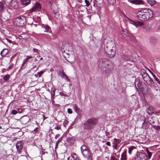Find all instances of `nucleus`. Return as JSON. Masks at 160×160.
Returning a JSON list of instances; mask_svg holds the SVG:
<instances>
[{"mask_svg":"<svg viewBox=\"0 0 160 160\" xmlns=\"http://www.w3.org/2000/svg\"><path fill=\"white\" fill-rule=\"evenodd\" d=\"M98 65L100 69L106 73H109L113 69L114 65L110 63L109 59L107 58H102L98 62Z\"/></svg>","mask_w":160,"mask_h":160,"instance_id":"f257e3e1","label":"nucleus"},{"mask_svg":"<svg viewBox=\"0 0 160 160\" xmlns=\"http://www.w3.org/2000/svg\"><path fill=\"white\" fill-rule=\"evenodd\" d=\"M138 18L141 21H146L152 18L153 16L152 11L149 9L139 11L137 13Z\"/></svg>","mask_w":160,"mask_h":160,"instance_id":"f03ea898","label":"nucleus"},{"mask_svg":"<svg viewBox=\"0 0 160 160\" xmlns=\"http://www.w3.org/2000/svg\"><path fill=\"white\" fill-rule=\"evenodd\" d=\"M113 42H109L104 45V50L108 56L110 58L113 57L115 55V48Z\"/></svg>","mask_w":160,"mask_h":160,"instance_id":"7ed1b4c3","label":"nucleus"},{"mask_svg":"<svg viewBox=\"0 0 160 160\" xmlns=\"http://www.w3.org/2000/svg\"><path fill=\"white\" fill-rule=\"evenodd\" d=\"M97 122L98 120L96 118H90L84 123L83 128L88 130L92 129L96 125Z\"/></svg>","mask_w":160,"mask_h":160,"instance_id":"20e7f679","label":"nucleus"},{"mask_svg":"<svg viewBox=\"0 0 160 160\" xmlns=\"http://www.w3.org/2000/svg\"><path fill=\"white\" fill-rule=\"evenodd\" d=\"M135 160H147L146 154L141 152H138L134 157Z\"/></svg>","mask_w":160,"mask_h":160,"instance_id":"39448f33","label":"nucleus"},{"mask_svg":"<svg viewBox=\"0 0 160 160\" xmlns=\"http://www.w3.org/2000/svg\"><path fill=\"white\" fill-rule=\"evenodd\" d=\"M25 19L24 17H18L15 19V23L17 26H22L25 22Z\"/></svg>","mask_w":160,"mask_h":160,"instance_id":"423d86ee","label":"nucleus"},{"mask_svg":"<svg viewBox=\"0 0 160 160\" xmlns=\"http://www.w3.org/2000/svg\"><path fill=\"white\" fill-rule=\"evenodd\" d=\"M41 9V5L39 3L36 2L34 4L32 8L29 10V11L31 13H32L37 11H39Z\"/></svg>","mask_w":160,"mask_h":160,"instance_id":"0eeeda50","label":"nucleus"},{"mask_svg":"<svg viewBox=\"0 0 160 160\" xmlns=\"http://www.w3.org/2000/svg\"><path fill=\"white\" fill-rule=\"evenodd\" d=\"M49 5L51 9L55 14L58 12V8L55 3L50 2Z\"/></svg>","mask_w":160,"mask_h":160,"instance_id":"6e6552de","label":"nucleus"},{"mask_svg":"<svg viewBox=\"0 0 160 160\" xmlns=\"http://www.w3.org/2000/svg\"><path fill=\"white\" fill-rule=\"evenodd\" d=\"M128 1L133 4L136 5L142 4L144 3V2L142 0H128Z\"/></svg>","mask_w":160,"mask_h":160,"instance_id":"1a4fd4ad","label":"nucleus"},{"mask_svg":"<svg viewBox=\"0 0 160 160\" xmlns=\"http://www.w3.org/2000/svg\"><path fill=\"white\" fill-rule=\"evenodd\" d=\"M141 74L143 80L147 82L148 79L150 77L148 74L145 71H142Z\"/></svg>","mask_w":160,"mask_h":160,"instance_id":"9d476101","label":"nucleus"},{"mask_svg":"<svg viewBox=\"0 0 160 160\" xmlns=\"http://www.w3.org/2000/svg\"><path fill=\"white\" fill-rule=\"evenodd\" d=\"M16 147L17 151L19 152H20L23 148L22 142V141L18 142L16 144Z\"/></svg>","mask_w":160,"mask_h":160,"instance_id":"9b49d317","label":"nucleus"},{"mask_svg":"<svg viewBox=\"0 0 160 160\" xmlns=\"http://www.w3.org/2000/svg\"><path fill=\"white\" fill-rule=\"evenodd\" d=\"M67 141L70 146H72L74 143L75 139L73 137L70 136L67 138Z\"/></svg>","mask_w":160,"mask_h":160,"instance_id":"f8f14e48","label":"nucleus"},{"mask_svg":"<svg viewBox=\"0 0 160 160\" xmlns=\"http://www.w3.org/2000/svg\"><path fill=\"white\" fill-rule=\"evenodd\" d=\"M146 112L150 115L152 113H157L153 107L150 106L146 110Z\"/></svg>","mask_w":160,"mask_h":160,"instance_id":"ddd939ff","label":"nucleus"},{"mask_svg":"<svg viewBox=\"0 0 160 160\" xmlns=\"http://www.w3.org/2000/svg\"><path fill=\"white\" fill-rule=\"evenodd\" d=\"M82 153L85 158L92 157V155L91 154L89 150L85 151L84 152L83 151Z\"/></svg>","mask_w":160,"mask_h":160,"instance_id":"4468645a","label":"nucleus"},{"mask_svg":"<svg viewBox=\"0 0 160 160\" xmlns=\"http://www.w3.org/2000/svg\"><path fill=\"white\" fill-rule=\"evenodd\" d=\"M121 34L123 37L126 38L129 35V33L126 29H122V30L121 31Z\"/></svg>","mask_w":160,"mask_h":160,"instance_id":"2eb2a0df","label":"nucleus"},{"mask_svg":"<svg viewBox=\"0 0 160 160\" xmlns=\"http://www.w3.org/2000/svg\"><path fill=\"white\" fill-rule=\"evenodd\" d=\"M29 118L27 116H24L21 118V121L23 124H26L29 121Z\"/></svg>","mask_w":160,"mask_h":160,"instance_id":"dca6fc26","label":"nucleus"},{"mask_svg":"<svg viewBox=\"0 0 160 160\" xmlns=\"http://www.w3.org/2000/svg\"><path fill=\"white\" fill-rule=\"evenodd\" d=\"M147 82L148 84L151 87H155L153 80L150 77H149V78L148 79V80Z\"/></svg>","mask_w":160,"mask_h":160,"instance_id":"f3484780","label":"nucleus"},{"mask_svg":"<svg viewBox=\"0 0 160 160\" xmlns=\"http://www.w3.org/2000/svg\"><path fill=\"white\" fill-rule=\"evenodd\" d=\"M127 151H125L123 152L121 155V160H127V158L126 155Z\"/></svg>","mask_w":160,"mask_h":160,"instance_id":"a211bd4d","label":"nucleus"},{"mask_svg":"<svg viewBox=\"0 0 160 160\" xmlns=\"http://www.w3.org/2000/svg\"><path fill=\"white\" fill-rule=\"evenodd\" d=\"M73 108L75 111L78 114L80 112V108H78L76 104H75L73 105Z\"/></svg>","mask_w":160,"mask_h":160,"instance_id":"6ab92c4d","label":"nucleus"},{"mask_svg":"<svg viewBox=\"0 0 160 160\" xmlns=\"http://www.w3.org/2000/svg\"><path fill=\"white\" fill-rule=\"evenodd\" d=\"M61 76L62 78H64L68 82H70V79L68 78L67 75L64 72H62L61 74Z\"/></svg>","mask_w":160,"mask_h":160,"instance_id":"aec40b11","label":"nucleus"},{"mask_svg":"<svg viewBox=\"0 0 160 160\" xmlns=\"http://www.w3.org/2000/svg\"><path fill=\"white\" fill-rule=\"evenodd\" d=\"M8 52V49H3L1 52L0 54L2 56L4 57L7 55Z\"/></svg>","mask_w":160,"mask_h":160,"instance_id":"412c9836","label":"nucleus"},{"mask_svg":"<svg viewBox=\"0 0 160 160\" xmlns=\"http://www.w3.org/2000/svg\"><path fill=\"white\" fill-rule=\"evenodd\" d=\"M21 2L22 5H28L30 2V0H20Z\"/></svg>","mask_w":160,"mask_h":160,"instance_id":"4be33fe9","label":"nucleus"},{"mask_svg":"<svg viewBox=\"0 0 160 160\" xmlns=\"http://www.w3.org/2000/svg\"><path fill=\"white\" fill-rule=\"evenodd\" d=\"M114 141L113 142V145H118L121 142V140L120 139H118L114 138Z\"/></svg>","mask_w":160,"mask_h":160,"instance_id":"5701e85b","label":"nucleus"},{"mask_svg":"<svg viewBox=\"0 0 160 160\" xmlns=\"http://www.w3.org/2000/svg\"><path fill=\"white\" fill-rule=\"evenodd\" d=\"M147 2L149 4L151 5H154L156 4V1L155 0H147Z\"/></svg>","mask_w":160,"mask_h":160,"instance_id":"b1692460","label":"nucleus"},{"mask_svg":"<svg viewBox=\"0 0 160 160\" xmlns=\"http://www.w3.org/2000/svg\"><path fill=\"white\" fill-rule=\"evenodd\" d=\"M81 149L82 153V152H84L85 151H87L89 150L88 148L85 145H82L81 148Z\"/></svg>","mask_w":160,"mask_h":160,"instance_id":"393cba45","label":"nucleus"},{"mask_svg":"<svg viewBox=\"0 0 160 160\" xmlns=\"http://www.w3.org/2000/svg\"><path fill=\"white\" fill-rule=\"evenodd\" d=\"M134 36L132 34L129 33V35L128 37L126 38L127 39H129L131 41L133 40H134Z\"/></svg>","mask_w":160,"mask_h":160,"instance_id":"a878e982","label":"nucleus"},{"mask_svg":"<svg viewBox=\"0 0 160 160\" xmlns=\"http://www.w3.org/2000/svg\"><path fill=\"white\" fill-rule=\"evenodd\" d=\"M136 148V147L134 146H132L128 148V153L130 154H131L132 150Z\"/></svg>","mask_w":160,"mask_h":160,"instance_id":"bb28decb","label":"nucleus"},{"mask_svg":"<svg viewBox=\"0 0 160 160\" xmlns=\"http://www.w3.org/2000/svg\"><path fill=\"white\" fill-rule=\"evenodd\" d=\"M4 3L2 2H0V11H2L4 8Z\"/></svg>","mask_w":160,"mask_h":160,"instance_id":"cd10ccee","label":"nucleus"},{"mask_svg":"<svg viewBox=\"0 0 160 160\" xmlns=\"http://www.w3.org/2000/svg\"><path fill=\"white\" fill-rule=\"evenodd\" d=\"M43 28L45 29V31L47 32H49L50 29V27L48 25H43Z\"/></svg>","mask_w":160,"mask_h":160,"instance_id":"c85d7f7f","label":"nucleus"},{"mask_svg":"<svg viewBox=\"0 0 160 160\" xmlns=\"http://www.w3.org/2000/svg\"><path fill=\"white\" fill-rule=\"evenodd\" d=\"M143 22H140L139 21L136 22V27H137L138 26H142L144 25Z\"/></svg>","mask_w":160,"mask_h":160,"instance_id":"c756f323","label":"nucleus"},{"mask_svg":"<svg viewBox=\"0 0 160 160\" xmlns=\"http://www.w3.org/2000/svg\"><path fill=\"white\" fill-rule=\"evenodd\" d=\"M128 21L130 24L136 26V22L132 21L129 18H128Z\"/></svg>","mask_w":160,"mask_h":160,"instance_id":"7c9ffc66","label":"nucleus"},{"mask_svg":"<svg viewBox=\"0 0 160 160\" xmlns=\"http://www.w3.org/2000/svg\"><path fill=\"white\" fill-rule=\"evenodd\" d=\"M107 2L110 4L113 5L116 2V0H107Z\"/></svg>","mask_w":160,"mask_h":160,"instance_id":"2f4dec72","label":"nucleus"},{"mask_svg":"<svg viewBox=\"0 0 160 160\" xmlns=\"http://www.w3.org/2000/svg\"><path fill=\"white\" fill-rule=\"evenodd\" d=\"M10 78L9 75L7 74L4 76L3 78V79L6 81H8L9 80Z\"/></svg>","mask_w":160,"mask_h":160,"instance_id":"473e14b6","label":"nucleus"},{"mask_svg":"<svg viewBox=\"0 0 160 160\" xmlns=\"http://www.w3.org/2000/svg\"><path fill=\"white\" fill-rule=\"evenodd\" d=\"M146 151L148 153V156L149 157V158H150L152 155V153L149 151V150L147 149L146 150Z\"/></svg>","mask_w":160,"mask_h":160,"instance_id":"72a5a7b5","label":"nucleus"},{"mask_svg":"<svg viewBox=\"0 0 160 160\" xmlns=\"http://www.w3.org/2000/svg\"><path fill=\"white\" fill-rule=\"evenodd\" d=\"M28 61L26 59H24L23 61L21 68L24 66L25 64L28 62Z\"/></svg>","mask_w":160,"mask_h":160,"instance_id":"f704fd0d","label":"nucleus"},{"mask_svg":"<svg viewBox=\"0 0 160 160\" xmlns=\"http://www.w3.org/2000/svg\"><path fill=\"white\" fill-rule=\"evenodd\" d=\"M153 128L157 130H160V126H157L156 125L153 126Z\"/></svg>","mask_w":160,"mask_h":160,"instance_id":"c9c22d12","label":"nucleus"},{"mask_svg":"<svg viewBox=\"0 0 160 160\" xmlns=\"http://www.w3.org/2000/svg\"><path fill=\"white\" fill-rule=\"evenodd\" d=\"M62 137H61L58 140V141H57V142H56V145H58V143L60 142H61L62 141Z\"/></svg>","mask_w":160,"mask_h":160,"instance_id":"e433bc0d","label":"nucleus"},{"mask_svg":"<svg viewBox=\"0 0 160 160\" xmlns=\"http://www.w3.org/2000/svg\"><path fill=\"white\" fill-rule=\"evenodd\" d=\"M85 2L86 4V6L88 7L90 5L89 2L88 0H85Z\"/></svg>","mask_w":160,"mask_h":160,"instance_id":"4c0bfd02","label":"nucleus"},{"mask_svg":"<svg viewBox=\"0 0 160 160\" xmlns=\"http://www.w3.org/2000/svg\"><path fill=\"white\" fill-rule=\"evenodd\" d=\"M110 160H118L114 156H111L110 157Z\"/></svg>","mask_w":160,"mask_h":160,"instance_id":"58836bf2","label":"nucleus"},{"mask_svg":"<svg viewBox=\"0 0 160 160\" xmlns=\"http://www.w3.org/2000/svg\"><path fill=\"white\" fill-rule=\"evenodd\" d=\"M155 80L157 81V82L159 84H160V81H159V79L157 78L156 76H155V77H154Z\"/></svg>","mask_w":160,"mask_h":160,"instance_id":"ea45409f","label":"nucleus"},{"mask_svg":"<svg viewBox=\"0 0 160 160\" xmlns=\"http://www.w3.org/2000/svg\"><path fill=\"white\" fill-rule=\"evenodd\" d=\"M17 112L18 111L17 110L14 109L12 111V113L13 115H15L17 113Z\"/></svg>","mask_w":160,"mask_h":160,"instance_id":"a19ab883","label":"nucleus"},{"mask_svg":"<svg viewBox=\"0 0 160 160\" xmlns=\"http://www.w3.org/2000/svg\"><path fill=\"white\" fill-rule=\"evenodd\" d=\"M26 58H25L27 60H28L29 59L32 58V57L31 56H26Z\"/></svg>","mask_w":160,"mask_h":160,"instance_id":"79ce46f5","label":"nucleus"},{"mask_svg":"<svg viewBox=\"0 0 160 160\" xmlns=\"http://www.w3.org/2000/svg\"><path fill=\"white\" fill-rule=\"evenodd\" d=\"M43 73V72L42 71H41L40 72H38V74L39 77H41V76Z\"/></svg>","mask_w":160,"mask_h":160,"instance_id":"37998d69","label":"nucleus"},{"mask_svg":"<svg viewBox=\"0 0 160 160\" xmlns=\"http://www.w3.org/2000/svg\"><path fill=\"white\" fill-rule=\"evenodd\" d=\"M67 111L70 114H72V109L70 108H68Z\"/></svg>","mask_w":160,"mask_h":160,"instance_id":"c03bdc74","label":"nucleus"},{"mask_svg":"<svg viewBox=\"0 0 160 160\" xmlns=\"http://www.w3.org/2000/svg\"><path fill=\"white\" fill-rule=\"evenodd\" d=\"M59 94H60V95L61 96H65L66 95V94H65V93H63L62 92H60Z\"/></svg>","mask_w":160,"mask_h":160,"instance_id":"a18cd8bd","label":"nucleus"},{"mask_svg":"<svg viewBox=\"0 0 160 160\" xmlns=\"http://www.w3.org/2000/svg\"><path fill=\"white\" fill-rule=\"evenodd\" d=\"M56 91V90L54 88L52 89V91L51 92V94H55V92Z\"/></svg>","mask_w":160,"mask_h":160,"instance_id":"49530a36","label":"nucleus"},{"mask_svg":"<svg viewBox=\"0 0 160 160\" xmlns=\"http://www.w3.org/2000/svg\"><path fill=\"white\" fill-rule=\"evenodd\" d=\"M85 160H92V157H89L86 158Z\"/></svg>","mask_w":160,"mask_h":160,"instance_id":"de8ad7c7","label":"nucleus"},{"mask_svg":"<svg viewBox=\"0 0 160 160\" xmlns=\"http://www.w3.org/2000/svg\"><path fill=\"white\" fill-rule=\"evenodd\" d=\"M32 50L33 52H37L39 51L38 49L36 48H33Z\"/></svg>","mask_w":160,"mask_h":160,"instance_id":"09e8293b","label":"nucleus"},{"mask_svg":"<svg viewBox=\"0 0 160 160\" xmlns=\"http://www.w3.org/2000/svg\"><path fill=\"white\" fill-rule=\"evenodd\" d=\"M6 40H7L8 42L9 43H11L12 42V41L10 39H9L7 38H6Z\"/></svg>","mask_w":160,"mask_h":160,"instance_id":"8fccbe9b","label":"nucleus"},{"mask_svg":"<svg viewBox=\"0 0 160 160\" xmlns=\"http://www.w3.org/2000/svg\"><path fill=\"white\" fill-rule=\"evenodd\" d=\"M60 128H61L59 126H57L55 128V129L57 130H60Z\"/></svg>","mask_w":160,"mask_h":160,"instance_id":"3c124183","label":"nucleus"},{"mask_svg":"<svg viewBox=\"0 0 160 160\" xmlns=\"http://www.w3.org/2000/svg\"><path fill=\"white\" fill-rule=\"evenodd\" d=\"M127 56H125L124 57V59L126 61H129L130 60V58H127Z\"/></svg>","mask_w":160,"mask_h":160,"instance_id":"603ef678","label":"nucleus"},{"mask_svg":"<svg viewBox=\"0 0 160 160\" xmlns=\"http://www.w3.org/2000/svg\"><path fill=\"white\" fill-rule=\"evenodd\" d=\"M51 98L52 100H53L54 98L55 94H51Z\"/></svg>","mask_w":160,"mask_h":160,"instance_id":"864d4df0","label":"nucleus"},{"mask_svg":"<svg viewBox=\"0 0 160 160\" xmlns=\"http://www.w3.org/2000/svg\"><path fill=\"white\" fill-rule=\"evenodd\" d=\"M18 112L19 113H21L22 112V110L21 108H19L18 109Z\"/></svg>","mask_w":160,"mask_h":160,"instance_id":"5fc2aeb1","label":"nucleus"},{"mask_svg":"<svg viewBox=\"0 0 160 160\" xmlns=\"http://www.w3.org/2000/svg\"><path fill=\"white\" fill-rule=\"evenodd\" d=\"M106 144L108 146H111L110 143L109 142H107L106 143Z\"/></svg>","mask_w":160,"mask_h":160,"instance_id":"6e6d98bb","label":"nucleus"},{"mask_svg":"<svg viewBox=\"0 0 160 160\" xmlns=\"http://www.w3.org/2000/svg\"><path fill=\"white\" fill-rule=\"evenodd\" d=\"M60 136L59 134H57L55 136V139H57Z\"/></svg>","mask_w":160,"mask_h":160,"instance_id":"4d7b16f0","label":"nucleus"},{"mask_svg":"<svg viewBox=\"0 0 160 160\" xmlns=\"http://www.w3.org/2000/svg\"><path fill=\"white\" fill-rule=\"evenodd\" d=\"M118 145H113V147L115 149H117V146H118Z\"/></svg>","mask_w":160,"mask_h":160,"instance_id":"13d9d810","label":"nucleus"},{"mask_svg":"<svg viewBox=\"0 0 160 160\" xmlns=\"http://www.w3.org/2000/svg\"><path fill=\"white\" fill-rule=\"evenodd\" d=\"M38 129V128L37 127V128H36L33 130V131H36Z\"/></svg>","mask_w":160,"mask_h":160,"instance_id":"bf43d9fd","label":"nucleus"},{"mask_svg":"<svg viewBox=\"0 0 160 160\" xmlns=\"http://www.w3.org/2000/svg\"><path fill=\"white\" fill-rule=\"evenodd\" d=\"M106 135L107 136H108L109 135V132H106Z\"/></svg>","mask_w":160,"mask_h":160,"instance_id":"052dcab7","label":"nucleus"},{"mask_svg":"<svg viewBox=\"0 0 160 160\" xmlns=\"http://www.w3.org/2000/svg\"><path fill=\"white\" fill-rule=\"evenodd\" d=\"M43 120H45L46 118H45V116H44V115H43Z\"/></svg>","mask_w":160,"mask_h":160,"instance_id":"680f3d73","label":"nucleus"},{"mask_svg":"<svg viewBox=\"0 0 160 160\" xmlns=\"http://www.w3.org/2000/svg\"><path fill=\"white\" fill-rule=\"evenodd\" d=\"M68 122V121H65V124H67Z\"/></svg>","mask_w":160,"mask_h":160,"instance_id":"e2e57ef3","label":"nucleus"},{"mask_svg":"<svg viewBox=\"0 0 160 160\" xmlns=\"http://www.w3.org/2000/svg\"><path fill=\"white\" fill-rule=\"evenodd\" d=\"M151 73L152 74L153 76V77H155V76H156L153 73V72H151Z\"/></svg>","mask_w":160,"mask_h":160,"instance_id":"0e129e2a","label":"nucleus"},{"mask_svg":"<svg viewBox=\"0 0 160 160\" xmlns=\"http://www.w3.org/2000/svg\"><path fill=\"white\" fill-rule=\"evenodd\" d=\"M151 73L152 74L153 76V77H155V76H156L153 73V72H151Z\"/></svg>","mask_w":160,"mask_h":160,"instance_id":"69168bd1","label":"nucleus"},{"mask_svg":"<svg viewBox=\"0 0 160 160\" xmlns=\"http://www.w3.org/2000/svg\"><path fill=\"white\" fill-rule=\"evenodd\" d=\"M151 73L152 74L153 76V77H155V76H156L153 73V72H151Z\"/></svg>","mask_w":160,"mask_h":160,"instance_id":"338daca9","label":"nucleus"},{"mask_svg":"<svg viewBox=\"0 0 160 160\" xmlns=\"http://www.w3.org/2000/svg\"><path fill=\"white\" fill-rule=\"evenodd\" d=\"M75 160H80L78 158H77Z\"/></svg>","mask_w":160,"mask_h":160,"instance_id":"774afa93","label":"nucleus"}]
</instances>
